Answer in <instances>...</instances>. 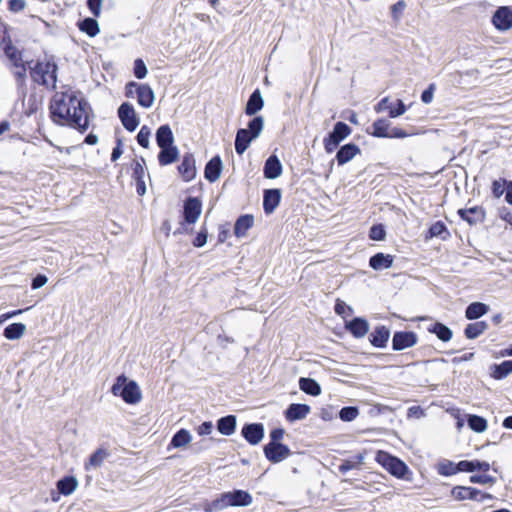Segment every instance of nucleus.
<instances>
[{"instance_id": "f257e3e1", "label": "nucleus", "mask_w": 512, "mask_h": 512, "mask_svg": "<svg viewBox=\"0 0 512 512\" xmlns=\"http://www.w3.org/2000/svg\"><path fill=\"white\" fill-rule=\"evenodd\" d=\"M64 91L56 92L49 102V116L58 126H66L84 134L94 117L91 105L80 90L63 86Z\"/></svg>"}, {"instance_id": "f03ea898", "label": "nucleus", "mask_w": 512, "mask_h": 512, "mask_svg": "<svg viewBox=\"0 0 512 512\" xmlns=\"http://www.w3.org/2000/svg\"><path fill=\"white\" fill-rule=\"evenodd\" d=\"M110 392L129 405L138 404L142 399V392L138 383L129 379L125 374H120L115 378Z\"/></svg>"}, {"instance_id": "7ed1b4c3", "label": "nucleus", "mask_w": 512, "mask_h": 512, "mask_svg": "<svg viewBox=\"0 0 512 512\" xmlns=\"http://www.w3.org/2000/svg\"><path fill=\"white\" fill-rule=\"evenodd\" d=\"M375 461L393 477L406 481L412 480L413 472L399 457L387 451L378 450L375 455Z\"/></svg>"}, {"instance_id": "20e7f679", "label": "nucleus", "mask_w": 512, "mask_h": 512, "mask_svg": "<svg viewBox=\"0 0 512 512\" xmlns=\"http://www.w3.org/2000/svg\"><path fill=\"white\" fill-rule=\"evenodd\" d=\"M352 133V128L343 121H338L334 124L331 131L323 139L324 150L327 154H331L340 146Z\"/></svg>"}, {"instance_id": "39448f33", "label": "nucleus", "mask_w": 512, "mask_h": 512, "mask_svg": "<svg viewBox=\"0 0 512 512\" xmlns=\"http://www.w3.org/2000/svg\"><path fill=\"white\" fill-rule=\"evenodd\" d=\"M223 510L228 507H247L252 504V495L242 489H233L218 495Z\"/></svg>"}, {"instance_id": "423d86ee", "label": "nucleus", "mask_w": 512, "mask_h": 512, "mask_svg": "<svg viewBox=\"0 0 512 512\" xmlns=\"http://www.w3.org/2000/svg\"><path fill=\"white\" fill-rule=\"evenodd\" d=\"M450 494L456 501L472 500L477 502H484L485 500L494 499L492 494L483 492L480 489L472 486H454L451 489Z\"/></svg>"}, {"instance_id": "0eeeda50", "label": "nucleus", "mask_w": 512, "mask_h": 512, "mask_svg": "<svg viewBox=\"0 0 512 512\" xmlns=\"http://www.w3.org/2000/svg\"><path fill=\"white\" fill-rule=\"evenodd\" d=\"M202 213V200L200 197L187 196L183 201L180 218L187 224H195Z\"/></svg>"}, {"instance_id": "6e6552de", "label": "nucleus", "mask_w": 512, "mask_h": 512, "mask_svg": "<svg viewBox=\"0 0 512 512\" xmlns=\"http://www.w3.org/2000/svg\"><path fill=\"white\" fill-rule=\"evenodd\" d=\"M117 116L128 132H134L140 124V117L130 102H123L118 107Z\"/></svg>"}, {"instance_id": "1a4fd4ad", "label": "nucleus", "mask_w": 512, "mask_h": 512, "mask_svg": "<svg viewBox=\"0 0 512 512\" xmlns=\"http://www.w3.org/2000/svg\"><path fill=\"white\" fill-rule=\"evenodd\" d=\"M418 335L411 330H397L392 334L391 348L394 352H400L414 347L418 343Z\"/></svg>"}, {"instance_id": "9d476101", "label": "nucleus", "mask_w": 512, "mask_h": 512, "mask_svg": "<svg viewBox=\"0 0 512 512\" xmlns=\"http://www.w3.org/2000/svg\"><path fill=\"white\" fill-rule=\"evenodd\" d=\"M0 49L3 50L5 57L10 61L11 65L19 68L22 60V52L12 43L9 34L0 30Z\"/></svg>"}, {"instance_id": "9b49d317", "label": "nucleus", "mask_w": 512, "mask_h": 512, "mask_svg": "<svg viewBox=\"0 0 512 512\" xmlns=\"http://www.w3.org/2000/svg\"><path fill=\"white\" fill-rule=\"evenodd\" d=\"M408 109V106L401 99H396L394 102L390 101V97L382 98L375 106L374 110L377 113L388 111L389 118H398L402 116Z\"/></svg>"}, {"instance_id": "f8f14e48", "label": "nucleus", "mask_w": 512, "mask_h": 512, "mask_svg": "<svg viewBox=\"0 0 512 512\" xmlns=\"http://www.w3.org/2000/svg\"><path fill=\"white\" fill-rule=\"evenodd\" d=\"M265 458L272 464H277L287 459L293 452L288 445L282 443L265 444L263 446Z\"/></svg>"}, {"instance_id": "ddd939ff", "label": "nucleus", "mask_w": 512, "mask_h": 512, "mask_svg": "<svg viewBox=\"0 0 512 512\" xmlns=\"http://www.w3.org/2000/svg\"><path fill=\"white\" fill-rule=\"evenodd\" d=\"M336 150L335 159H333L329 164V173L332 171L335 161L338 166H343L350 162L356 155L361 153L360 147L353 142L341 145Z\"/></svg>"}, {"instance_id": "4468645a", "label": "nucleus", "mask_w": 512, "mask_h": 512, "mask_svg": "<svg viewBox=\"0 0 512 512\" xmlns=\"http://www.w3.org/2000/svg\"><path fill=\"white\" fill-rule=\"evenodd\" d=\"M491 23L500 32L509 31L512 28V8L510 6L498 7L491 17Z\"/></svg>"}, {"instance_id": "2eb2a0df", "label": "nucleus", "mask_w": 512, "mask_h": 512, "mask_svg": "<svg viewBox=\"0 0 512 512\" xmlns=\"http://www.w3.org/2000/svg\"><path fill=\"white\" fill-rule=\"evenodd\" d=\"M177 171L184 182H190L197 176V167L195 156L191 152H186L181 157V162L177 166Z\"/></svg>"}, {"instance_id": "dca6fc26", "label": "nucleus", "mask_w": 512, "mask_h": 512, "mask_svg": "<svg viewBox=\"0 0 512 512\" xmlns=\"http://www.w3.org/2000/svg\"><path fill=\"white\" fill-rule=\"evenodd\" d=\"M265 435L263 423H245L241 429V436L252 446L259 444Z\"/></svg>"}, {"instance_id": "f3484780", "label": "nucleus", "mask_w": 512, "mask_h": 512, "mask_svg": "<svg viewBox=\"0 0 512 512\" xmlns=\"http://www.w3.org/2000/svg\"><path fill=\"white\" fill-rule=\"evenodd\" d=\"M345 330L356 339L365 337L370 329V324L365 317L355 316L344 322Z\"/></svg>"}, {"instance_id": "a211bd4d", "label": "nucleus", "mask_w": 512, "mask_h": 512, "mask_svg": "<svg viewBox=\"0 0 512 512\" xmlns=\"http://www.w3.org/2000/svg\"><path fill=\"white\" fill-rule=\"evenodd\" d=\"M457 215L470 226H474L485 221L486 210L483 206L477 205L470 208H460L457 210Z\"/></svg>"}, {"instance_id": "6ab92c4d", "label": "nucleus", "mask_w": 512, "mask_h": 512, "mask_svg": "<svg viewBox=\"0 0 512 512\" xmlns=\"http://www.w3.org/2000/svg\"><path fill=\"white\" fill-rule=\"evenodd\" d=\"M391 337L390 328L385 325H377L368 332V341L374 348L385 349Z\"/></svg>"}, {"instance_id": "aec40b11", "label": "nucleus", "mask_w": 512, "mask_h": 512, "mask_svg": "<svg viewBox=\"0 0 512 512\" xmlns=\"http://www.w3.org/2000/svg\"><path fill=\"white\" fill-rule=\"evenodd\" d=\"M282 191L279 188H268L263 191V210L266 215H271L280 205Z\"/></svg>"}, {"instance_id": "412c9836", "label": "nucleus", "mask_w": 512, "mask_h": 512, "mask_svg": "<svg viewBox=\"0 0 512 512\" xmlns=\"http://www.w3.org/2000/svg\"><path fill=\"white\" fill-rule=\"evenodd\" d=\"M311 407L304 403H291L284 410V417L289 423L303 420L310 413Z\"/></svg>"}, {"instance_id": "4be33fe9", "label": "nucleus", "mask_w": 512, "mask_h": 512, "mask_svg": "<svg viewBox=\"0 0 512 512\" xmlns=\"http://www.w3.org/2000/svg\"><path fill=\"white\" fill-rule=\"evenodd\" d=\"M223 161L220 155H214L206 164L204 167V177L205 179L210 182L214 183L216 182L223 171Z\"/></svg>"}, {"instance_id": "5701e85b", "label": "nucleus", "mask_w": 512, "mask_h": 512, "mask_svg": "<svg viewBox=\"0 0 512 512\" xmlns=\"http://www.w3.org/2000/svg\"><path fill=\"white\" fill-rule=\"evenodd\" d=\"M283 165L277 155L271 154L264 162L263 176L266 179H276L281 176Z\"/></svg>"}, {"instance_id": "b1692460", "label": "nucleus", "mask_w": 512, "mask_h": 512, "mask_svg": "<svg viewBox=\"0 0 512 512\" xmlns=\"http://www.w3.org/2000/svg\"><path fill=\"white\" fill-rule=\"evenodd\" d=\"M135 87L138 104L145 109L150 108L155 101V93L151 86L147 83H141Z\"/></svg>"}, {"instance_id": "393cba45", "label": "nucleus", "mask_w": 512, "mask_h": 512, "mask_svg": "<svg viewBox=\"0 0 512 512\" xmlns=\"http://www.w3.org/2000/svg\"><path fill=\"white\" fill-rule=\"evenodd\" d=\"M264 104L265 102L262 93L259 88H256L248 97L244 113L247 116L257 115V113L263 109Z\"/></svg>"}, {"instance_id": "a878e982", "label": "nucleus", "mask_w": 512, "mask_h": 512, "mask_svg": "<svg viewBox=\"0 0 512 512\" xmlns=\"http://www.w3.org/2000/svg\"><path fill=\"white\" fill-rule=\"evenodd\" d=\"M391 128V122L387 118L376 119L370 127L366 129V133L375 138H388Z\"/></svg>"}, {"instance_id": "bb28decb", "label": "nucleus", "mask_w": 512, "mask_h": 512, "mask_svg": "<svg viewBox=\"0 0 512 512\" xmlns=\"http://www.w3.org/2000/svg\"><path fill=\"white\" fill-rule=\"evenodd\" d=\"M159 149L160 151L157 155V160L160 166L171 165L177 162L180 158V151L175 144Z\"/></svg>"}, {"instance_id": "cd10ccee", "label": "nucleus", "mask_w": 512, "mask_h": 512, "mask_svg": "<svg viewBox=\"0 0 512 512\" xmlns=\"http://www.w3.org/2000/svg\"><path fill=\"white\" fill-rule=\"evenodd\" d=\"M393 263L394 256L383 252H377L369 258V267L375 271L389 269L393 266Z\"/></svg>"}, {"instance_id": "c85d7f7f", "label": "nucleus", "mask_w": 512, "mask_h": 512, "mask_svg": "<svg viewBox=\"0 0 512 512\" xmlns=\"http://www.w3.org/2000/svg\"><path fill=\"white\" fill-rule=\"evenodd\" d=\"M237 427V417L234 414H228L220 417L216 421L217 431L224 436H231L235 433Z\"/></svg>"}, {"instance_id": "c756f323", "label": "nucleus", "mask_w": 512, "mask_h": 512, "mask_svg": "<svg viewBox=\"0 0 512 512\" xmlns=\"http://www.w3.org/2000/svg\"><path fill=\"white\" fill-rule=\"evenodd\" d=\"M155 140L159 148L175 144L174 134L169 124H163L157 128Z\"/></svg>"}, {"instance_id": "7c9ffc66", "label": "nucleus", "mask_w": 512, "mask_h": 512, "mask_svg": "<svg viewBox=\"0 0 512 512\" xmlns=\"http://www.w3.org/2000/svg\"><path fill=\"white\" fill-rule=\"evenodd\" d=\"M430 334L435 335L440 341L446 343L453 337V331L450 327L440 321H434L427 327Z\"/></svg>"}, {"instance_id": "2f4dec72", "label": "nucleus", "mask_w": 512, "mask_h": 512, "mask_svg": "<svg viewBox=\"0 0 512 512\" xmlns=\"http://www.w3.org/2000/svg\"><path fill=\"white\" fill-rule=\"evenodd\" d=\"M78 487V480L74 475H65L56 482L58 494L71 495Z\"/></svg>"}, {"instance_id": "473e14b6", "label": "nucleus", "mask_w": 512, "mask_h": 512, "mask_svg": "<svg viewBox=\"0 0 512 512\" xmlns=\"http://www.w3.org/2000/svg\"><path fill=\"white\" fill-rule=\"evenodd\" d=\"M450 236H451V234H450L446 224L443 221L438 220L430 225V227L427 229V231L424 235V238H425V240H429V239L437 237L442 240H447L448 238H450Z\"/></svg>"}, {"instance_id": "72a5a7b5", "label": "nucleus", "mask_w": 512, "mask_h": 512, "mask_svg": "<svg viewBox=\"0 0 512 512\" xmlns=\"http://www.w3.org/2000/svg\"><path fill=\"white\" fill-rule=\"evenodd\" d=\"M255 138L251 135H249V132L244 130V128H239L236 131L234 146L235 151L238 155H242L251 145L252 141H254Z\"/></svg>"}, {"instance_id": "f704fd0d", "label": "nucleus", "mask_w": 512, "mask_h": 512, "mask_svg": "<svg viewBox=\"0 0 512 512\" xmlns=\"http://www.w3.org/2000/svg\"><path fill=\"white\" fill-rule=\"evenodd\" d=\"M46 66L47 60L45 62L37 60L34 66L30 68V76L38 85L48 87Z\"/></svg>"}, {"instance_id": "c9c22d12", "label": "nucleus", "mask_w": 512, "mask_h": 512, "mask_svg": "<svg viewBox=\"0 0 512 512\" xmlns=\"http://www.w3.org/2000/svg\"><path fill=\"white\" fill-rule=\"evenodd\" d=\"M254 224V216L252 214H242L240 215L234 224V234L237 238H241L246 236L247 231Z\"/></svg>"}, {"instance_id": "e433bc0d", "label": "nucleus", "mask_w": 512, "mask_h": 512, "mask_svg": "<svg viewBox=\"0 0 512 512\" xmlns=\"http://www.w3.org/2000/svg\"><path fill=\"white\" fill-rule=\"evenodd\" d=\"M489 309V305L483 302H472L465 308V318L468 320H477L487 314Z\"/></svg>"}, {"instance_id": "4c0bfd02", "label": "nucleus", "mask_w": 512, "mask_h": 512, "mask_svg": "<svg viewBox=\"0 0 512 512\" xmlns=\"http://www.w3.org/2000/svg\"><path fill=\"white\" fill-rule=\"evenodd\" d=\"M462 461L454 462L448 459H444L437 464V472L439 475L444 477H450L462 472L460 465Z\"/></svg>"}, {"instance_id": "58836bf2", "label": "nucleus", "mask_w": 512, "mask_h": 512, "mask_svg": "<svg viewBox=\"0 0 512 512\" xmlns=\"http://www.w3.org/2000/svg\"><path fill=\"white\" fill-rule=\"evenodd\" d=\"M461 461L462 464L460 465V468H462V472L464 473L487 472L491 468L490 463L484 460L473 459Z\"/></svg>"}, {"instance_id": "ea45409f", "label": "nucleus", "mask_w": 512, "mask_h": 512, "mask_svg": "<svg viewBox=\"0 0 512 512\" xmlns=\"http://www.w3.org/2000/svg\"><path fill=\"white\" fill-rule=\"evenodd\" d=\"M512 373V360H504L490 366V376L495 380H502Z\"/></svg>"}, {"instance_id": "a19ab883", "label": "nucleus", "mask_w": 512, "mask_h": 512, "mask_svg": "<svg viewBox=\"0 0 512 512\" xmlns=\"http://www.w3.org/2000/svg\"><path fill=\"white\" fill-rule=\"evenodd\" d=\"M78 29L88 35L89 37H95L100 32V26L95 17H85L77 22Z\"/></svg>"}, {"instance_id": "79ce46f5", "label": "nucleus", "mask_w": 512, "mask_h": 512, "mask_svg": "<svg viewBox=\"0 0 512 512\" xmlns=\"http://www.w3.org/2000/svg\"><path fill=\"white\" fill-rule=\"evenodd\" d=\"M298 385L302 392L313 397L319 396L322 392L320 384L310 377H300Z\"/></svg>"}, {"instance_id": "37998d69", "label": "nucleus", "mask_w": 512, "mask_h": 512, "mask_svg": "<svg viewBox=\"0 0 512 512\" xmlns=\"http://www.w3.org/2000/svg\"><path fill=\"white\" fill-rule=\"evenodd\" d=\"M191 440L192 436L190 432L185 428H181L173 434L167 449L171 450L173 448H183L189 444Z\"/></svg>"}, {"instance_id": "c03bdc74", "label": "nucleus", "mask_w": 512, "mask_h": 512, "mask_svg": "<svg viewBox=\"0 0 512 512\" xmlns=\"http://www.w3.org/2000/svg\"><path fill=\"white\" fill-rule=\"evenodd\" d=\"M488 329L486 321H477L469 323L464 328V336L469 340H474L482 335Z\"/></svg>"}, {"instance_id": "a18cd8bd", "label": "nucleus", "mask_w": 512, "mask_h": 512, "mask_svg": "<svg viewBox=\"0 0 512 512\" xmlns=\"http://www.w3.org/2000/svg\"><path fill=\"white\" fill-rule=\"evenodd\" d=\"M26 331V325L21 322H14L7 325L3 330V336L8 340L20 339Z\"/></svg>"}, {"instance_id": "49530a36", "label": "nucleus", "mask_w": 512, "mask_h": 512, "mask_svg": "<svg viewBox=\"0 0 512 512\" xmlns=\"http://www.w3.org/2000/svg\"><path fill=\"white\" fill-rule=\"evenodd\" d=\"M466 422L467 426L476 433H482L488 427L487 419L477 414H467Z\"/></svg>"}, {"instance_id": "de8ad7c7", "label": "nucleus", "mask_w": 512, "mask_h": 512, "mask_svg": "<svg viewBox=\"0 0 512 512\" xmlns=\"http://www.w3.org/2000/svg\"><path fill=\"white\" fill-rule=\"evenodd\" d=\"M110 456V452L105 448H97L88 459V462L85 464V469L89 470L90 467L98 468L102 465L104 459Z\"/></svg>"}, {"instance_id": "09e8293b", "label": "nucleus", "mask_w": 512, "mask_h": 512, "mask_svg": "<svg viewBox=\"0 0 512 512\" xmlns=\"http://www.w3.org/2000/svg\"><path fill=\"white\" fill-rule=\"evenodd\" d=\"M251 117L247 123V128H244V130L257 139L264 129V117L262 115H253Z\"/></svg>"}, {"instance_id": "8fccbe9b", "label": "nucleus", "mask_w": 512, "mask_h": 512, "mask_svg": "<svg viewBox=\"0 0 512 512\" xmlns=\"http://www.w3.org/2000/svg\"><path fill=\"white\" fill-rule=\"evenodd\" d=\"M508 184V179L504 177H499L498 179H493L491 182V194L495 199L501 198L503 195L505 196L506 187Z\"/></svg>"}, {"instance_id": "3c124183", "label": "nucleus", "mask_w": 512, "mask_h": 512, "mask_svg": "<svg viewBox=\"0 0 512 512\" xmlns=\"http://www.w3.org/2000/svg\"><path fill=\"white\" fill-rule=\"evenodd\" d=\"M145 158L140 156L139 159H134L131 163V169H132V179L134 181L136 180H143L145 177Z\"/></svg>"}, {"instance_id": "603ef678", "label": "nucleus", "mask_w": 512, "mask_h": 512, "mask_svg": "<svg viewBox=\"0 0 512 512\" xmlns=\"http://www.w3.org/2000/svg\"><path fill=\"white\" fill-rule=\"evenodd\" d=\"M359 415L357 406H344L339 410L338 417L343 422H351Z\"/></svg>"}, {"instance_id": "864d4df0", "label": "nucleus", "mask_w": 512, "mask_h": 512, "mask_svg": "<svg viewBox=\"0 0 512 512\" xmlns=\"http://www.w3.org/2000/svg\"><path fill=\"white\" fill-rule=\"evenodd\" d=\"M368 237L373 241H383L386 238V228L382 223L373 224L368 233Z\"/></svg>"}, {"instance_id": "5fc2aeb1", "label": "nucleus", "mask_w": 512, "mask_h": 512, "mask_svg": "<svg viewBox=\"0 0 512 512\" xmlns=\"http://www.w3.org/2000/svg\"><path fill=\"white\" fill-rule=\"evenodd\" d=\"M469 482L472 484L492 486L496 483V478L494 476L486 474V472H482L480 474H472L469 477Z\"/></svg>"}, {"instance_id": "6e6d98bb", "label": "nucleus", "mask_w": 512, "mask_h": 512, "mask_svg": "<svg viewBox=\"0 0 512 512\" xmlns=\"http://www.w3.org/2000/svg\"><path fill=\"white\" fill-rule=\"evenodd\" d=\"M27 76V67L24 62H22L14 72V77L17 83V87L22 91V94L25 95V81Z\"/></svg>"}, {"instance_id": "4d7b16f0", "label": "nucleus", "mask_w": 512, "mask_h": 512, "mask_svg": "<svg viewBox=\"0 0 512 512\" xmlns=\"http://www.w3.org/2000/svg\"><path fill=\"white\" fill-rule=\"evenodd\" d=\"M334 311L337 315L343 317L344 319L348 316H352L354 313L353 308L339 298L335 301Z\"/></svg>"}, {"instance_id": "13d9d810", "label": "nucleus", "mask_w": 512, "mask_h": 512, "mask_svg": "<svg viewBox=\"0 0 512 512\" xmlns=\"http://www.w3.org/2000/svg\"><path fill=\"white\" fill-rule=\"evenodd\" d=\"M150 136H151V129L147 125H143L140 128V130L136 136V141H137L138 145H140L141 147H143L145 149L149 148Z\"/></svg>"}, {"instance_id": "bf43d9fd", "label": "nucleus", "mask_w": 512, "mask_h": 512, "mask_svg": "<svg viewBox=\"0 0 512 512\" xmlns=\"http://www.w3.org/2000/svg\"><path fill=\"white\" fill-rule=\"evenodd\" d=\"M148 74L147 66L142 58H136L133 63V75L138 80L144 79Z\"/></svg>"}, {"instance_id": "052dcab7", "label": "nucleus", "mask_w": 512, "mask_h": 512, "mask_svg": "<svg viewBox=\"0 0 512 512\" xmlns=\"http://www.w3.org/2000/svg\"><path fill=\"white\" fill-rule=\"evenodd\" d=\"M208 240V228L206 223L204 222L201 226L200 230L197 232L196 236L192 240V245L195 248H201L206 245Z\"/></svg>"}, {"instance_id": "680f3d73", "label": "nucleus", "mask_w": 512, "mask_h": 512, "mask_svg": "<svg viewBox=\"0 0 512 512\" xmlns=\"http://www.w3.org/2000/svg\"><path fill=\"white\" fill-rule=\"evenodd\" d=\"M57 72H58V65L56 64V62L53 60V58L48 59L47 66H46V73H47V76H49V78L52 81V85H51L52 90L56 89V84H57V80H58Z\"/></svg>"}, {"instance_id": "e2e57ef3", "label": "nucleus", "mask_w": 512, "mask_h": 512, "mask_svg": "<svg viewBox=\"0 0 512 512\" xmlns=\"http://www.w3.org/2000/svg\"><path fill=\"white\" fill-rule=\"evenodd\" d=\"M202 509L204 512H219L223 510L218 496L213 500H205L202 503Z\"/></svg>"}, {"instance_id": "0e129e2a", "label": "nucleus", "mask_w": 512, "mask_h": 512, "mask_svg": "<svg viewBox=\"0 0 512 512\" xmlns=\"http://www.w3.org/2000/svg\"><path fill=\"white\" fill-rule=\"evenodd\" d=\"M406 8V2L404 0H399L397 1L396 3H394L391 7H390V10H391V15H392V18L395 20V21H398L400 20L404 10Z\"/></svg>"}, {"instance_id": "69168bd1", "label": "nucleus", "mask_w": 512, "mask_h": 512, "mask_svg": "<svg viewBox=\"0 0 512 512\" xmlns=\"http://www.w3.org/2000/svg\"><path fill=\"white\" fill-rule=\"evenodd\" d=\"M285 435V429L282 427H275L269 433V442L267 444L282 443Z\"/></svg>"}, {"instance_id": "338daca9", "label": "nucleus", "mask_w": 512, "mask_h": 512, "mask_svg": "<svg viewBox=\"0 0 512 512\" xmlns=\"http://www.w3.org/2000/svg\"><path fill=\"white\" fill-rule=\"evenodd\" d=\"M436 90V84L430 83L426 89L421 93L420 99L424 104H429L433 100L434 92Z\"/></svg>"}, {"instance_id": "774afa93", "label": "nucleus", "mask_w": 512, "mask_h": 512, "mask_svg": "<svg viewBox=\"0 0 512 512\" xmlns=\"http://www.w3.org/2000/svg\"><path fill=\"white\" fill-rule=\"evenodd\" d=\"M498 217L512 227V210L506 206L498 208Z\"/></svg>"}]
</instances>
